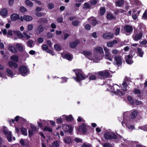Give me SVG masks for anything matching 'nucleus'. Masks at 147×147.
Masks as SVG:
<instances>
[{"mask_svg": "<svg viewBox=\"0 0 147 147\" xmlns=\"http://www.w3.org/2000/svg\"><path fill=\"white\" fill-rule=\"evenodd\" d=\"M76 77H73L72 78L77 82L80 83L81 81L88 77V76L84 75L79 71L76 72Z\"/></svg>", "mask_w": 147, "mask_h": 147, "instance_id": "1", "label": "nucleus"}, {"mask_svg": "<svg viewBox=\"0 0 147 147\" xmlns=\"http://www.w3.org/2000/svg\"><path fill=\"white\" fill-rule=\"evenodd\" d=\"M104 138L107 140L117 139L118 134L113 132H107L105 133Z\"/></svg>", "mask_w": 147, "mask_h": 147, "instance_id": "2", "label": "nucleus"}, {"mask_svg": "<svg viewBox=\"0 0 147 147\" xmlns=\"http://www.w3.org/2000/svg\"><path fill=\"white\" fill-rule=\"evenodd\" d=\"M19 120L20 121H22L24 122H25L26 121V120L23 117H20L19 116H17L15 117L14 119H10L8 121L11 125L12 124V123H14L15 121L17 122Z\"/></svg>", "mask_w": 147, "mask_h": 147, "instance_id": "3", "label": "nucleus"}, {"mask_svg": "<svg viewBox=\"0 0 147 147\" xmlns=\"http://www.w3.org/2000/svg\"><path fill=\"white\" fill-rule=\"evenodd\" d=\"M19 71L20 74L23 75V74H25L28 72L27 67L24 65H21L18 69Z\"/></svg>", "mask_w": 147, "mask_h": 147, "instance_id": "4", "label": "nucleus"}, {"mask_svg": "<svg viewBox=\"0 0 147 147\" xmlns=\"http://www.w3.org/2000/svg\"><path fill=\"white\" fill-rule=\"evenodd\" d=\"M63 128L65 133L67 132L71 133L72 132L73 128L70 125H64L63 126Z\"/></svg>", "mask_w": 147, "mask_h": 147, "instance_id": "5", "label": "nucleus"}, {"mask_svg": "<svg viewBox=\"0 0 147 147\" xmlns=\"http://www.w3.org/2000/svg\"><path fill=\"white\" fill-rule=\"evenodd\" d=\"M128 78L127 76L125 77L124 79V81L122 84V90L124 91H126L127 90V87L128 84L127 82L128 81Z\"/></svg>", "mask_w": 147, "mask_h": 147, "instance_id": "6", "label": "nucleus"}, {"mask_svg": "<svg viewBox=\"0 0 147 147\" xmlns=\"http://www.w3.org/2000/svg\"><path fill=\"white\" fill-rule=\"evenodd\" d=\"M98 74L102 77L105 78L109 77V73L107 71H102L98 72Z\"/></svg>", "mask_w": 147, "mask_h": 147, "instance_id": "7", "label": "nucleus"}, {"mask_svg": "<svg viewBox=\"0 0 147 147\" xmlns=\"http://www.w3.org/2000/svg\"><path fill=\"white\" fill-rule=\"evenodd\" d=\"M124 30L127 33H131L132 32L133 28L132 26L125 25L124 27Z\"/></svg>", "mask_w": 147, "mask_h": 147, "instance_id": "8", "label": "nucleus"}, {"mask_svg": "<svg viewBox=\"0 0 147 147\" xmlns=\"http://www.w3.org/2000/svg\"><path fill=\"white\" fill-rule=\"evenodd\" d=\"M143 36V33L140 32L138 34H135L132 36V38L134 40L136 41H138L142 38Z\"/></svg>", "mask_w": 147, "mask_h": 147, "instance_id": "9", "label": "nucleus"}, {"mask_svg": "<svg viewBox=\"0 0 147 147\" xmlns=\"http://www.w3.org/2000/svg\"><path fill=\"white\" fill-rule=\"evenodd\" d=\"M113 34L111 32L104 33L103 34V38L105 40L110 39L113 37Z\"/></svg>", "mask_w": 147, "mask_h": 147, "instance_id": "10", "label": "nucleus"}, {"mask_svg": "<svg viewBox=\"0 0 147 147\" xmlns=\"http://www.w3.org/2000/svg\"><path fill=\"white\" fill-rule=\"evenodd\" d=\"M86 127V125L85 124L83 123L82 125L80 126L78 130L81 131L83 134H84L87 131Z\"/></svg>", "mask_w": 147, "mask_h": 147, "instance_id": "11", "label": "nucleus"}, {"mask_svg": "<svg viewBox=\"0 0 147 147\" xmlns=\"http://www.w3.org/2000/svg\"><path fill=\"white\" fill-rule=\"evenodd\" d=\"M4 134L6 136V138L9 142H10L12 140V133L11 131H4Z\"/></svg>", "mask_w": 147, "mask_h": 147, "instance_id": "12", "label": "nucleus"}, {"mask_svg": "<svg viewBox=\"0 0 147 147\" xmlns=\"http://www.w3.org/2000/svg\"><path fill=\"white\" fill-rule=\"evenodd\" d=\"M10 18L12 21H15L17 20H19L20 18V15L18 13H13L11 15Z\"/></svg>", "mask_w": 147, "mask_h": 147, "instance_id": "13", "label": "nucleus"}, {"mask_svg": "<svg viewBox=\"0 0 147 147\" xmlns=\"http://www.w3.org/2000/svg\"><path fill=\"white\" fill-rule=\"evenodd\" d=\"M114 60L116 62V64L118 65H121L122 64V62L121 59L119 56H115Z\"/></svg>", "mask_w": 147, "mask_h": 147, "instance_id": "14", "label": "nucleus"}, {"mask_svg": "<svg viewBox=\"0 0 147 147\" xmlns=\"http://www.w3.org/2000/svg\"><path fill=\"white\" fill-rule=\"evenodd\" d=\"M80 41L79 40H76L75 42H70L69 44V46L71 48H74L78 45Z\"/></svg>", "mask_w": 147, "mask_h": 147, "instance_id": "15", "label": "nucleus"}, {"mask_svg": "<svg viewBox=\"0 0 147 147\" xmlns=\"http://www.w3.org/2000/svg\"><path fill=\"white\" fill-rule=\"evenodd\" d=\"M62 57L63 59H66L69 61H70L73 59V56L72 54L70 55L68 53H66L63 55Z\"/></svg>", "mask_w": 147, "mask_h": 147, "instance_id": "16", "label": "nucleus"}, {"mask_svg": "<svg viewBox=\"0 0 147 147\" xmlns=\"http://www.w3.org/2000/svg\"><path fill=\"white\" fill-rule=\"evenodd\" d=\"M38 22L41 24L45 25L48 23V20L46 18H41L39 19Z\"/></svg>", "mask_w": 147, "mask_h": 147, "instance_id": "17", "label": "nucleus"}, {"mask_svg": "<svg viewBox=\"0 0 147 147\" xmlns=\"http://www.w3.org/2000/svg\"><path fill=\"white\" fill-rule=\"evenodd\" d=\"M137 54L140 57H142L144 54V51L142 50V48H138L137 49Z\"/></svg>", "mask_w": 147, "mask_h": 147, "instance_id": "18", "label": "nucleus"}, {"mask_svg": "<svg viewBox=\"0 0 147 147\" xmlns=\"http://www.w3.org/2000/svg\"><path fill=\"white\" fill-rule=\"evenodd\" d=\"M9 67L11 68H17L18 67V64L17 63L13 62L12 61H9L8 62Z\"/></svg>", "mask_w": 147, "mask_h": 147, "instance_id": "19", "label": "nucleus"}, {"mask_svg": "<svg viewBox=\"0 0 147 147\" xmlns=\"http://www.w3.org/2000/svg\"><path fill=\"white\" fill-rule=\"evenodd\" d=\"M117 40H113L109 41L107 42V45L109 47H111L113 46V45L116 44H117Z\"/></svg>", "mask_w": 147, "mask_h": 147, "instance_id": "20", "label": "nucleus"}, {"mask_svg": "<svg viewBox=\"0 0 147 147\" xmlns=\"http://www.w3.org/2000/svg\"><path fill=\"white\" fill-rule=\"evenodd\" d=\"M62 117L65 118L66 120L68 122H71L74 120V119L72 115H70L68 116L63 115Z\"/></svg>", "mask_w": 147, "mask_h": 147, "instance_id": "21", "label": "nucleus"}, {"mask_svg": "<svg viewBox=\"0 0 147 147\" xmlns=\"http://www.w3.org/2000/svg\"><path fill=\"white\" fill-rule=\"evenodd\" d=\"M138 113L136 110H135L131 112L130 114V116L131 119H134L136 117Z\"/></svg>", "mask_w": 147, "mask_h": 147, "instance_id": "22", "label": "nucleus"}, {"mask_svg": "<svg viewBox=\"0 0 147 147\" xmlns=\"http://www.w3.org/2000/svg\"><path fill=\"white\" fill-rule=\"evenodd\" d=\"M44 29L45 27L43 26L42 25H40L38 26L37 30L38 33H40L44 31Z\"/></svg>", "mask_w": 147, "mask_h": 147, "instance_id": "23", "label": "nucleus"}, {"mask_svg": "<svg viewBox=\"0 0 147 147\" xmlns=\"http://www.w3.org/2000/svg\"><path fill=\"white\" fill-rule=\"evenodd\" d=\"M10 59L12 61L17 62L18 61L19 57L16 55H13L11 57Z\"/></svg>", "mask_w": 147, "mask_h": 147, "instance_id": "24", "label": "nucleus"}, {"mask_svg": "<svg viewBox=\"0 0 147 147\" xmlns=\"http://www.w3.org/2000/svg\"><path fill=\"white\" fill-rule=\"evenodd\" d=\"M94 51L95 52H98L100 54H102L103 52L102 48L99 47L95 48L94 49Z\"/></svg>", "mask_w": 147, "mask_h": 147, "instance_id": "25", "label": "nucleus"}, {"mask_svg": "<svg viewBox=\"0 0 147 147\" xmlns=\"http://www.w3.org/2000/svg\"><path fill=\"white\" fill-rule=\"evenodd\" d=\"M89 19L91 20H90V23L93 26H95L98 24V22L96 20V19L92 18H89Z\"/></svg>", "mask_w": 147, "mask_h": 147, "instance_id": "26", "label": "nucleus"}, {"mask_svg": "<svg viewBox=\"0 0 147 147\" xmlns=\"http://www.w3.org/2000/svg\"><path fill=\"white\" fill-rule=\"evenodd\" d=\"M1 15L3 17L6 16L8 14V11L6 8H4L1 10Z\"/></svg>", "mask_w": 147, "mask_h": 147, "instance_id": "27", "label": "nucleus"}, {"mask_svg": "<svg viewBox=\"0 0 147 147\" xmlns=\"http://www.w3.org/2000/svg\"><path fill=\"white\" fill-rule=\"evenodd\" d=\"M124 3V1L123 0H119L115 2V5L118 7H121Z\"/></svg>", "mask_w": 147, "mask_h": 147, "instance_id": "28", "label": "nucleus"}, {"mask_svg": "<svg viewBox=\"0 0 147 147\" xmlns=\"http://www.w3.org/2000/svg\"><path fill=\"white\" fill-rule=\"evenodd\" d=\"M20 130L22 134L25 136L27 135V130L26 128L24 127H22L20 128Z\"/></svg>", "mask_w": 147, "mask_h": 147, "instance_id": "29", "label": "nucleus"}, {"mask_svg": "<svg viewBox=\"0 0 147 147\" xmlns=\"http://www.w3.org/2000/svg\"><path fill=\"white\" fill-rule=\"evenodd\" d=\"M64 141L65 143L69 144L72 142L71 139L70 137L68 136L65 138Z\"/></svg>", "mask_w": 147, "mask_h": 147, "instance_id": "30", "label": "nucleus"}, {"mask_svg": "<svg viewBox=\"0 0 147 147\" xmlns=\"http://www.w3.org/2000/svg\"><path fill=\"white\" fill-rule=\"evenodd\" d=\"M24 20L26 21H30L32 20L33 18L32 17L30 16L24 15Z\"/></svg>", "mask_w": 147, "mask_h": 147, "instance_id": "31", "label": "nucleus"}, {"mask_svg": "<svg viewBox=\"0 0 147 147\" xmlns=\"http://www.w3.org/2000/svg\"><path fill=\"white\" fill-rule=\"evenodd\" d=\"M9 50L11 52L13 53H16L17 52L16 49L12 45L9 46Z\"/></svg>", "mask_w": 147, "mask_h": 147, "instance_id": "32", "label": "nucleus"}, {"mask_svg": "<svg viewBox=\"0 0 147 147\" xmlns=\"http://www.w3.org/2000/svg\"><path fill=\"white\" fill-rule=\"evenodd\" d=\"M92 74V73H88L89 80H95L96 79V76L95 75Z\"/></svg>", "mask_w": 147, "mask_h": 147, "instance_id": "33", "label": "nucleus"}, {"mask_svg": "<svg viewBox=\"0 0 147 147\" xmlns=\"http://www.w3.org/2000/svg\"><path fill=\"white\" fill-rule=\"evenodd\" d=\"M100 14L101 16H103L106 12V9L104 7H101L100 8Z\"/></svg>", "mask_w": 147, "mask_h": 147, "instance_id": "34", "label": "nucleus"}, {"mask_svg": "<svg viewBox=\"0 0 147 147\" xmlns=\"http://www.w3.org/2000/svg\"><path fill=\"white\" fill-rule=\"evenodd\" d=\"M82 54L85 56H89L92 55V52L91 51H83Z\"/></svg>", "mask_w": 147, "mask_h": 147, "instance_id": "35", "label": "nucleus"}, {"mask_svg": "<svg viewBox=\"0 0 147 147\" xmlns=\"http://www.w3.org/2000/svg\"><path fill=\"white\" fill-rule=\"evenodd\" d=\"M115 94L116 95H119V96H122L123 95L122 91L119 89H117L116 91L115 92Z\"/></svg>", "mask_w": 147, "mask_h": 147, "instance_id": "36", "label": "nucleus"}, {"mask_svg": "<svg viewBox=\"0 0 147 147\" xmlns=\"http://www.w3.org/2000/svg\"><path fill=\"white\" fill-rule=\"evenodd\" d=\"M16 47L20 51L22 52L23 50L22 46L20 44H18L16 45Z\"/></svg>", "mask_w": 147, "mask_h": 147, "instance_id": "37", "label": "nucleus"}, {"mask_svg": "<svg viewBox=\"0 0 147 147\" xmlns=\"http://www.w3.org/2000/svg\"><path fill=\"white\" fill-rule=\"evenodd\" d=\"M106 17L107 19L110 20L115 18V17L113 16L112 14L108 13Z\"/></svg>", "mask_w": 147, "mask_h": 147, "instance_id": "38", "label": "nucleus"}, {"mask_svg": "<svg viewBox=\"0 0 147 147\" xmlns=\"http://www.w3.org/2000/svg\"><path fill=\"white\" fill-rule=\"evenodd\" d=\"M43 130L44 131H48L49 132H51L53 131L51 128L47 126H46L44 128Z\"/></svg>", "mask_w": 147, "mask_h": 147, "instance_id": "39", "label": "nucleus"}, {"mask_svg": "<svg viewBox=\"0 0 147 147\" xmlns=\"http://www.w3.org/2000/svg\"><path fill=\"white\" fill-rule=\"evenodd\" d=\"M27 10L23 6L20 7L19 9L20 11L22 13H25Z\"/></svg>", "mask_w": 147, "mask_h": 147, "instance_id": "40", "label": "nucleus"}, {"mask_svg": "<svg viewBox=\"0 0 147 147\" xmlns=\"http://www.w3.org/2000/svg\"><path fill=\"white\" fill-rule=\"evenodd\" d=\"M91 7V6L88 2H86L84 3V6L83 7L84 9H89Z\"/></svg>", "mask_w": 147, "mask_h": 147, "instance_id": "41", "label": "nucleus"}, {"mask_svg": "<svg viewBox=\"0 0 147 147\" xmlns=\"http://www.w3.org/2000/svg\"><path fill=\"white\" fill-rule=\"evenodd\" d=\"M128 100L130 103L133 105L134 103V99L131 96H128L127 97Z\"/></svg>", "mask_w": 147, "mask_h": 147, "instance_id": "42", "label": "nucleus"}, {"mask_svg": "<svg viewBox=\"0 0 147 147\" xmlns=\"http://www.w3.org/2000/svg\"><path fill=\"white\" fill-rule=\"evenodd\" d=\"M52 145L53 147H58L59 146V144L58 141H54L52 143Z\"/></svg>", "mask_w": 147, "mask_h": 147, "instance_id": "43", "label": "nucleus"}, {"mask_svg": "<svg viewBox=\"0 0 147 147\" xmlns=\"http://www.w3.org/2000/svg\"><path fill=\"white\" fill-rule=\"evenodd\" d=\"M26 3L27 5L30 7H32L33 5V4L32 2L29 0H26Z\"/></svg>", "mask_w": 147, "mask_h": 147, "instance_id": "44", "label": "nucleus"}, {"mask_svg": "<svg viewBox=\"0 0 147 147\" xmlns=\"http://www.w3.org/2000/svg\"><path fill=\"white\" fill-rule=\"evenodd\" d=\"M54 49L57 51H59L61 50V47L57 44H55L54 45Z\"/></svg>", "mask_w": 147, "mask_h": 147, "instance_id": "45", "label": "nucleus"}, {"mask_svg": "<svg viewBox=\"0 0 147 147\" xmlns=\"http://www.w3.org/2000/svg\"><path fill=\"white\" fill-rule=\"evenodd\" d=\"M103 147H113L111 144L109 143H104L103 144Z\"/></svg>", "mask_w": 147, "mask_h": 147, "instance_id": "46", "label": "nucleus"}, {"mask_svg": "<svg viewBox=\"0 0 147 147\" xmlns=\"http://www.w3.org/2000/svg\"><path fill=\"white\" fill-rule=\"evenodd\" d=\"M33 43V41L31 40L28 41L27 42V44L28 46L30 47H32V45Z\"/></svg>", "mask_w": 147, "mask_h": 147, "instance_id": "47", "label": "nucleus"}, {"mask_svg": "<svg viewBox=\"0 0 147 147\" xmlns=\"http://www.w3.org/2000/svg\"><path fill=\"white\" fill-rule=\"evenodd\" d=\"M47 7L48 9H51L54 7V5L53 4L49 3L47 5Z\"/></svg>", "mask_w": 147, "mask_h": 147, "instance_id": "48", "label": "nucleus"}, {"mask_svg": "<svg viewBox=\"0 0 147 147\" xmlns=\"http://www.w3.org/2000/svg\"><path fill=\"white\" fill-rule=\"evenodd\" d=\"M80 23V22L78 20L73 21L72 22V25L74 26H78Z\"/></svg>", "mask_w": 147, "mask_h": 147, "instance_id": "49", "label": "nucleus"}, {"mask_svg": "<svg viewBox=\"0 0 147 147\" xmlns=\"http://www.w3.org/2000/svg\"><path fill=\"white\" fill-rule=\"evenodd\" d=\"M6 71L7 73L10 76H13V73L12 71L9 69L7 68L6 69Z\"/></svg>", "mask_w": 147, "mask_h": 147, "instance_id": "50", "label": "nucleus"}, {"mask_svg": "<svg viewBox=\"0 0 147 147\" xmlns=\"http://www.w3.org/2000/svg\"><path fill=\"white\" fill-rule=\"evenodd\" d=\"M125 61L128 64H131L133 62V61L132 59H125Z\"/></svg>", "mask_w": 147, "mask_h": 147, "instance_id": "51", "label": "nucleus"}, {"mask_svg": "<svg viewBox=\"0 0 147 147\" xmlns=\"http://www.w3.org/2000/svg\"><path fill=\"white\" fill-rule=\"evenodd\" d=\"M105 59L107 60H109L111 61H112L113 56V55H110L109 56H107V57H105Z\"/></svg>", "mask_w": 147, "mask_h": 147, "instance_id": "52", "label": "nucleus"}, {"mask_svg": "<svg viewBox=\"0 0 147 147\" xmlns=\"http://www.w3.org/2000/svg\"><path fill=\"white\" fill-rule=\"evenodd\" d=\"M35 14L37 17H41L43 15L44 13L42 12H37L35 13Z\"/></svg>", "mask_w": 147, "mask_h": 147, "instance_id": "53", "label": "nucleus"}, {"mask_svg": "<svg viewBox=\"0 0 147 147\" xmlns=\"http://www.w3.org/2000/svg\"><path fill=\"white\" fill-rule=\"evenodd\" d=\"M91 26L88 24H86L85 26V28L87 30H89L91 28Z\"/></svg>", "mask_w": 147, "mask_h": 147, "instance_id": "54", "label": "nucleus"}, {"mask_svg": "<svg viewBox=\"0 0 147 147\" xmlns=\"http://www.w3.org/2000/svg\"><path fill=\"white\" fill-rule=\"evenodd\" d=\"M56 120V122L57 124H60L62 122V118L61 117L57 119Z\"/></svg>", "mask_w": 147, "mask_h": 147, "instance_id": "55", "label": "nucleus"}, {"mask_svg": "<svg viewBox=\"0 0 147 147\" xmlns=\"http://www.w3.org/2000/svg\"><path fill=\"white\" fill-rule=\"evenodd\" d=\"M142 18L143 19L146 18L147 19V9H146L143 14Z\"/></svg>", "mask_w": 147, "mask_h": 147, "instance_id": "56", "label": "nucleus"}, {"mask_svg": "<svg viewBox=\"0 0 147 147\" xmlns=\"http://www.w3.org/2000/svg\"><path fill=\"white\" fill-rule=\"evenodd\" d=\"M134 93L136 94H140L141 93V91L139 89L135 88L134 89Z\"/></svg>", "mask_w": 147, "mask_h": 147, "instance_id": "57", "label": "nucleus"}, {"mask_svg": "<svg viewBox=\"0 0 147 147\" xmlns=\"http://www.w3.org/2000/svg\"><path fill=\"white\" fill-rule=\"evenodd\" d=\"M31 128L32 131H37L36 127L34 125L31 124Z\"/></svg>", "mask_w": 147, "mask_h": 147, "instance_id": "58", "label": "nucleus"}, {"mask_svg": "<svg viewBox=\"0 0 147 147\" xmlns=\"http://www.w3.org/2000/svg\"><path fill=\"white\" fill-rule=\"evenodd\" d=\"M42 49L43 50L47 51L48 49V47L46 45H43L42 46Z\"/></svg>", "mask_w": 147, "mask_h": 147, "instance_id": "59", "label": "nucleus"}, {"mask_svg": "<svg viewBox=\"0 0 147 147\" xmlns=\"http://www.w3.org/2000/svg\"><path fill=\"white\" fill-rule=\"evenodd\" d=\"M120 27L117 28H116L115 30V35L116 36L117 35L119 34L120 31Z\"/></svg>", "mask_w": 147, "mask_h": 147, "instance_id": "60", "label": "nucleus"}, {"mask_svg": "<svg viewBox=\"0 0 147 147\" xmlns=\"http://www.w3.org/2000/svg\"><path fill=\"white\" fill-rule=\"evenodd\" d=\"M61 79H62V81L61 82V83H65L67 81V78L66 77H62L61 78Z\"/></svg>", "mask_w": 147, "mask_h": 147, "instance_id": "61", "label": "nucleus"}, {"mask_svg": "<svg viewBox=\"0 0 147 147\" xmlns=\"http://www.w3.org/2000/svg\"><path fill=\"white\" fill-rule=\"evenodd\" d=\"M75 142L77 143L81 142L82 141V140L80 138H76L74 139Z\"/></svg>", "mask_w": 147, "mask_h": 147, "instance_id": "62", "label": "nucleus"}, {"mask_svg": "<svg viewBox=\"0 0 147 147\" xmlns=\"http://www.w3.org/2000/svg\"><path fill=\"white\" fill-rule=\"evenodd\" d=\"M20 142L21 144L23 146H25V142L24 140L22 138L20 140Z\"/></svg>", "mask_w": 147, "mask_h": 147, "instance_id": "63", "label": "nucleus"}, {"mask_svg": "<svg viewBox=\"0 0 147 147\" xmlns=\"http://www.w3.org/2000/svg\"><path fill=\"white\" fill-rule=\"evenodd\" d=\"M33 131H31L30 130H29L28 131V136L30 138L32 137V136L33 135Z\"/></svg>", "mask_w": 147, "mask_h": 147, "instance_id": "64", "label": "nucleus"}]
</instances>
